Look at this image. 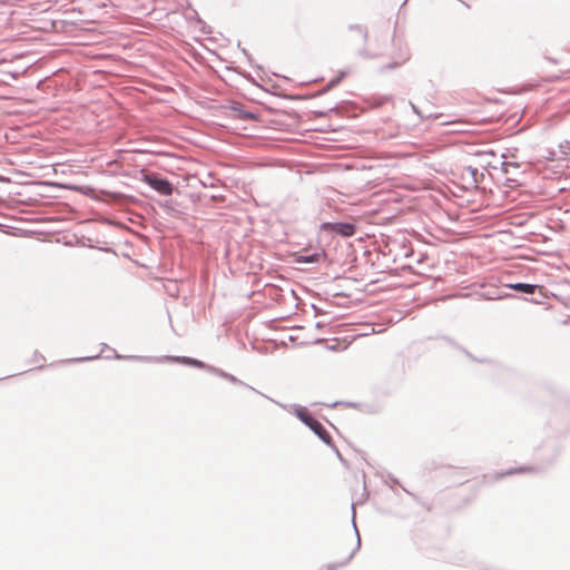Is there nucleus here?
Instances as JSON below:
<instances>
[{
  "label": "nucleus",
  "mask_w": 570,
  "mask_h": 570,
  "mask_svg": "<svg viewBox=\"0 0 570 570\" xmlns=\"http://www.w3.org/2000/svg\"><path fill=\"white\" fill-rule=\"evenodd\" d=\"M324 232H335L344 237H350L355 234V226L351 223H324L321 225Z\"/></svg>",
  "instance_id": "f257e3e1"
},
{
  "label": "nucleus",
  "mask_w": 570,
  "mask_h": 570,
  "mask_svg": "<svg viewBox=\"0 0 570 570\" xmlns=\"http://www.w3.org/2000/svg\"><path fill=\"white\" fill-rule=\"evenodd\" d=\"M147 184L157 190L159 194L169 196L173 194V185L167 180L163 178H158L155 175L146 176Z\"/></svg>",
  "instance_id": "f03ea898"
},
{
  "label": "nucleus",
  "mask_w": 570,
  "mask_h": 570,
  "mask_svg": "<svg viewBox=\"0 0 570 570\" xmlns=\"http://www.w3.org/2000/svg\"><path fill=\"white\" fill-rule=\"evenodd\" d=\"M303 420L324 442L330 443L331 436L321 422L309 415Z\"/></svg>",
  "instance_id": "7ed1b4c3"
},
{
  "label": "nucleus",
  "mask_w": 570,
  "mask_h": 570,
  "mask_svg": "<svg viewBox=\"0 0 570 570\" xmlns=\"http://www.w3.org/2000/svg\"><path fill=\"white\" fill-rule=\"evenodd\" d=\"M511 288L527 294H533L535 292L537 286L531 284L518 283L511 285Z\"/></svg>",
  "instance_id": "20e7f679"
},
{
  "label": "nucleus",
  "mask_w": 570,
  "mask_h": 570,
  "mask_svg": "<svg viewBox=\"0 0 570 570\" xmlns=\"http://www.w3.org/2000/svg\"><path fill=\"white\" fill-rule=\"evenodd\" d=\"M318 259V255H312V256H302L299 261L311 263L316 262Z\"/></svg>",
  "instance_id": "39448f33"
},
{
  "label": "nucleus",
  "mask_w": 570,
  "mask_h": 570,
  "mask_svg": "<svg viewBox=\"0 0 570 570\" xmlns=\"http://www.w3.org/2000/svg\"><path fill=\"white\" fill-rule=\"evenodd\" d=\"M242 117H243V118H252V119H253V118H255V116H254L253 114H250V112H244V114L242 115Z\"/></svg>",
  "instance_id": "423d86ee"
},
{
  "label": "nucleus",
  "mask_w": 570,
  "mask_h": 570,
  "mask_svg": "<svg viewBox=\"0 0 570 570\" xmlns=\"http://www.w3.org/2000/svg\"><path fill=\"white\" fill-rule=\"evenodd\" d=\"M529 471H532V469H530V468H522V469L517 470V472H529Z\"/></svg>",
  "instance_id": "0eeeda50"
},
{
  "label": "nucleus",
  "mask_w": 570,
  "mask_h": 570,
  "mask_svg": "<svg viewBox=\"0 0 570 570\" xmlns=\"http://www.w3.org/2000/svg\"><path fill=\"white\" fill-rule=\"evenodd\" d=\"M327 570H331V569H327Z\"/></svg>",
  "instance_id": "6e6552de"
}]
</instances>
